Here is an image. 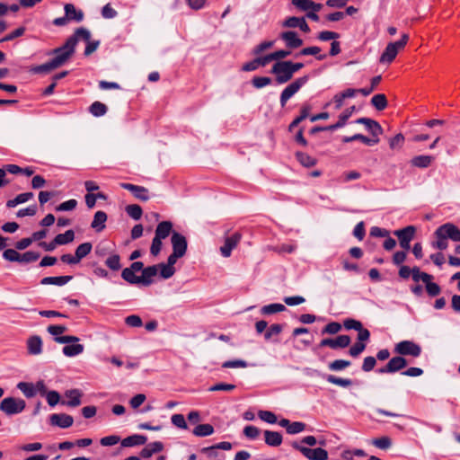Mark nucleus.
Returning <instances> with one entry per match:
<instances>
[{"label":"nucleus","instance_id":"f257e3e1","mask_svg":"<svg viewBox=\"0 0 460 460\" xmlns=\"http://www.w3.org/2000/svg\"><path fill=\"white\" fill-rule=\"evenodd\" d=\"M90 38L91 33L87 29H76L74 35L69 37L63 46L53 49L52 54H54L55 57L52 59L42 65L32 67L31 71L35 74H42L49 73L62 66L73 56L77 41L81 39L89 41Z\"/></svg>","mask_w":460,"mask_h":460},{"label":"nucleus","instance_id":"f03ea898","mask_svg":"<svg viewBox=\"0 0 460 460\" xmlns=\"http://www.w3.org/2000/svg\"><path fill=\"white\" fill-rule=\"evenodd\" d=\"M436 241L431 243L433 248L443 251L448 246L447 240L460 242V229L452 223H446L438 226L434 232Z\"/></svg>","mask_w":460,"mask_h":460},{"label":"nucleus","instance_id":"7ed1b4c3","mask_svg":"<svg viewBox=\"0 0 460 460\" xmlns=\"http://www.w3.org/2000/svg\"><path fill=\"white\" fill-rule=\"evenodd\" d=\"M408 40H409V36H408V34L404 33L402 35V38L400 40L388 43L380 57V59H379L380 63L389 64V63L393 62L394 59L396 58L398 52L406 46Z\"/></svg>","mask_w":460,"mask_h":460},{"label":"nucleus","instance_id":"20e7f679","mask_svg":"<svg viewBox=\"0 0 460 460\" xmlns=\"http://www.w3.org/2000/svg\"><path fill=\"white\" fill-rule=\"evenodd\" d=\"M26 407V402L21 398L5 397L0 402V411L6 415L21 413Z\"/></svg>","mask_w":460,"mask_h":460},{"label":"nucleus","instance_id":"39448f33","mask_svg":"<svg viewBox=\"0 0 460 460\" xmlns=\"http://www.w3.org/2000/svg\"><path fill=\"white\" fill-rule=\"evenodd\" d=\"M308 81V77L306 75L296 78L291 84H289L281 93L280 94V106L283 108L286 106L287 102L293 97L302 86H304Z\"/></svg>","mask_w":460,"mask_h":460},{"label":"nucleus","instance_id":"423d86ee","mask_svg":"<svg viewBox=\"0 0 460 460\" xmlns=\"http://www.w3.org/2000/svg\"><path fill=\"white\" fill-rule=\"evenodd\" d=\"M270 72L276 75L275 80L279 84H286L294 75L287 61L276 62L272 66Z\"/></svg>","mask_w":460,"mask_h":460},{"label":"nucleus","instance_id":"0eeeda50","mask_svg":"<svg viewBox=\"0 0 460 460\" xmlns=\"http://www.w3.org/2000/svg\"><path fill=\"white\" fill-rule=\"evenodd\" d=\"M292 447L299 451L305 457L309 460H327L328 459V452L321 447L317 448H309L302 446L297 442L292 443Z\"/></svg>","mask_w":460,"mask_h":460},{"label":"nucleus","instance_id":"6e6552de","mask_svg":"<svg viewBox=\"0 0 460 460\" xmlns=\"http://www.w3.org/2000/svg\"><path fill=\"white\" fill-rule=\"evenodd\" d=\"M66 325H49L47 328L48 332L54 337V341L59 344H66L69 342H79V338L72 335L61 336L62 333L66 332Z\"/></svg>","mask_w":460,"mask_h":460},{"label":"nucleus","instance_id":"1a4fd4ad","mask_svg":"<svg viewBox=\"0 0 460 460\" xmlns=\"http://www.w3.org/2000/svg\"><path fill=\"white\" fill-rule=\"evenodd\" d=\"M394 351L402 356H411L417 358L421 353V348L411 341H402L395 345Z\"/></svg>","mask_w":460,"mask_h":460},{"label":"nucleus","instance_id":"9d476101","mask_svg":"<svg viewBox=\"0 0 460 460\" xmlns=\"http://www.w3.org/2000/svg\"><path fill=\"white\" fill-rule=\"evenodd\" d=\"M415 233L416 228L413 226H408L402 229L395 230L394 234L398 237L400 246L404 250H409Z\"/></svg>","mask_w":460,"mask_h":460},{"label":"nucleus","instance_id":"9b49d317","mask_svg":"<svg viewBox=\"0 0 460 460\" xmlns=\"http://www.w3.org/2000/svg\"><path fill=\"white\" fill-rule=\"evenodd\" d=\"M350 337L348 335H340L335 339H323L319 343V347H329L332 349H344L350 344Z\"/></svg>","mask_w":460,"mask_h":460},{"label":"nucleus","instance_id":"f8f14e48","mask_svg":"<svg viewBox=\"0 0 460 460\" xmlns=\"http://www.w3.org/2000/svg\"><path fill=\"white\" fill-rule=\"evenodd\" d=\"M407 364V360L404 358L400 356L394 357L384 367L379 368L378 372L381 374L394 373L404 368Z\"/></svg>","mask_w":460,"mask_h":460},{"label":"nucleus","instance_id":"ddd939ff","mask_svg":"<svg viewBox=\"0 0 460 460\" xmlns=\"http://www.w3.org/2000/svg\"><path fill=\"white\" fill-rule=\"evenodd\" d=\"M179 258L181 257L178 256L174 252H172V254H170L168 257L167 263H159L161 278L167 279L173 276L175 273L174 264Z\"/></svg>","mask_w":460,"mask_h":460},{"label":"nucleus","instance_id":"4468645a","mask_svg":"<svg viewBox=\"0 0 460 460\" xmlns=\"http://www.w3.org/2000/svg\"><path fill=\"white\" fill-rule=\"evenodd\" d=\"M171 242L172 245V252L181 257L184 256L187 251L186 238L182 234L173 232L171 237Z\"/></svg>","mask_w":460,"mask_h":460},{"label":"nucleus","instance_id":"2eb2a0df","mask_svg":"<svg viewBox=\"0 0 460 460\" xmlns=\"http://www.w3.org/2000/svg\"><path fill=\"white\" fill-rule=\"evenodd\" d=\"M120 187L130 191L137 199L141 201H147L150 199L148 190L143 186L123 182L120 183Z\"/></svg>","mask_w":460,"mask_h":460},{"label":"nucleus","instance_id":"dca6fc26","mask_svg":"<svg viewBox=\"0 0 460 460\" xmlns=\"http://www.w3.org/2000/svg\"><path fill=\"white\" fill-rule=\"evenodd\" d=\"M356 123L365 125L367 129L373 136V138H379V135L383 133V128L380 124L372 119L359 118L356 120Z\"/></svg>","mask_w":460,"mask_h":460},{"label":"nucleus","instance_id":"f3484780","mask_svg":"<svg viewBox=\"0 0 460 460\" xmlns=\"http://www.w3.org/2000/svg\"><path fill=\"white\" fill-rule=\"evenodd\" d=\"M241 234L234 233L229 237H226L225 240V243L220 248L221 254L227 258L231 255L232 250L236 247L241 240Z\"/></svg>","mask_w":460,"mask_h":460},{"label":"nucleus","instance_id":"a211bd4d","mask_svg":"<svg viewBox=\"0 0 460 460\" xmlns=\"http://www.w3.org/2000/svg\"><path fill=\"white\" fill-rule=\"evenodd\" d=\"M280 39L286 43L289 49H297L303 45V40L300 39L296 31H288L280 34Z\"/></svg>","mask_w":460,"mask_h":460},{"label":"nucleus","instance_id":"6ab92c4d","mask_svg":"<svg viewBox=\"0 0 460 460\" xmlns=\"http://www.w3.org/2000/svg\"><path fill=\"white\" fill-rule=\"evenodd\" d=\"M160 270L159 264L152 265L144 268L142 275L140 276L141 285L148 287L153 283V279L158 274Z\"/></svg>","mask_w":460,"mask_h":460},{"label":"nucleus","instance_id":"aec40b11","mask_svg":"<svg viewBox=\"0 0 460 460\" xmlns=\"http://www.w3.org/2000/svg\"><path fill=\"white\" fill-rule=\"evenodd\" d=\"M74 419L72 416L67 414H52L50 416V423L53 426H58L62 429L69 428L73 425Z\"/></svg>","mask_w":460,"mask_h":460},{"label":"nucleus","instance_id":"412c9836","mask_svg":"<svg viewBox=\"0 0 460 460\" xmlns=\"http://www.w3.org/2000/svg\"><path fill=\"white\" fill-rule=\"evenodd\" d=\"M27 349L31 355H40L42 352V340L40 336H31L27 341Z\"/></svg>","mask_w":460,"mask_h":460},{"label":"nucleus","instance_id":"4be33fe9","mask_svg":"<svg viewBox=\"0 0 460 460\" xmlns=\"http://www.w3.org/2000/svg\"><path fill=\"white\" fill-rule=\"evenodd\" d=\"M355 111V106L346 109L340 116L335 124L327 126L328 131H333L345 126L347 120L350 118Z\"/></svg>","mask_w":460,"mask_h":460},{"label":"nucleus","instance_id":"5701e85b","mask_svg":"<svg viewBox=\"0 0 460 460\" xmlns=\"http://www.w3.org/2000/svg\"><path fill=\"white\" fill-rule=\"evenodd\" d=\"M84 349V346L83 344L78 342H69L63 347L62 352L65 356L72 358L83 353Z\"/></svg>","mask_w":460,"mask_h":460},{"label":"nucleus","instance_id":"b1692460","mask_svg":"<svg viewBox=\"0 0 460 460\" xmlns=\"http://www.w3.org/2000/svg\"><path fill=\"white\" fill-rule=\"evenodd\" d=\"M107 214L104 211H97L94 214L93 219L91 223V227L96 232H102L105 228V223L107 221Z\"/></svg>","mask_w":460,"mask_h":460},{"label":"nucleus","instance_id":"393cba45","mask_svg":"<svg viewBox=\"0 0 460 460\" xmlns=\"http://www.w3.org/2000/svg\"><path fill=\"white\" fill-rule=\"evenodd\" d=\"M264 440L265 443L270 447H279L281 445L283 438L280 432L265 430Z\"/></svg>","mask_w":460,"mask_h":460},{"label":"nucleus","instance_id":"a878e982","mask_svg":"<svg viewBox=\"0 0 460 460\" xmlns=\"http://www.w3.org/2000/svg\"><path fill=\"white\" fill-rule=\"evenodd\" d=\"M164 449V445L162 442H159V441H155V442H152V443H149L146 447H144L141 452H140V455L143 458H149L151 457L155 453H159L161 452L162 450Z\"/></svg>","mask_w":460,"mask_h":460},{"label":"nucleus","instance_id":"bb28decb","mask_svg":"<svg viewBox=\"0 0 460 460\" xmlns=\"http://www.w3.org/2000/svg\"><path fill=\"white\" fill-rule=\"evenodd\" d=\"M172 224L170 221H163L159 223L156 226L155 237L158 239H165L169 236L172 232Z\"/></svg>","mask_w":460,"mask_h":460},{"label":"nucleus","instance_id":"cd10ccee","mask_svg":"<svg viewBox=\"0 0 460 460\" xmlns=\"http://www.w3.org/2000/svg\"><path fill=\"white\" fill-rule=\"evenodd\" d=\"M72 278V276L45 277L40 280V284L64 286L68 283Z\"/></svg>","mask_w":460,"mask_h":460},{"label":"nucleus","instance_id":"c85d7f7f","mask_svg":"<svg viewBox=\"0 0 460 460\" xmlns=\"http://www.w3.org/2000/svg\"><path fill=\"white\" fill-rule=\"evenodd\" d=\"M64 9L68 21L81 22L84 19V13L81 10H76L74 4H66Z\"/></svg>","mask_w":460,"mask_h":460},{"label":"nucleus","instance_id":"c756f323","mask_svg":"<svg viewBox=\"0 0 460 460\" xmlns=\"http://www.w3.org/2000/svg\"><path fill=\"white\" fill-rule=\"evenodd\" d=\"M433 161H434L433 156L421 155L414 156L411 160V164L412 166L424 169V168H428L432 164Z\"/></svg>","mask_w":460,"mask_h":460},{"label":"nucleus","instance_id":"7c9ffc66","mask_svg":"<svg viewBox=\"0 0 460 460\" xmlns=\"http://www.w3.org/2000/svg\"><path fill=\"white\" fill-rule=\"evenodd\" d=\"M361 141L367 146H374L379 142V138H368L367 137L362 135V134H355L351 137H344L342 138V141L344 143H349L352 141Z\"/></svg>","mask_w":460,"mask_h":460},{"label":"nucleus","instance_id":"2f4dec72","mask_svg":"<svg viewBox=\"0 0 460 460\" xmlns=\"http://www.w3.org/2000/svg\"><path fill=\"white\" fill-rule=\"evenodd\" d=\"M68 401L66 402L70 407H76L81 404L82 393L77 389L68 390L65 394Z\"/></svg>","mask_w":460,"mask_h":460},{"label":"nucleus","instance_id":"473e14b6","mask_svg":"<svg viewBox=\"0 0 460 460\" xmlns=\"http://www.w3.org/2000/svg\"><path fill=\"white\" fill-rule=\"evenodd\" d=\"M146 442V438L143 435H132L129 437L125 438L121 441L122 447H134V446H140L144 445Z\"/></svg>","mask_w":460,"mask_h":460},{"label":"nucleus","instance_id":"72a5a7b5","mask_svg":"<svg viewBox=\"0 0 460 460\" xmlns=\"http://www.w3.org/2000/svg\"><path fill=\"white\" fill-rule=\"evenodd\" d=\"M32 198H33L32 192L21 193V194L17 195L14 199H9L6 202V207L7 208H14L19 204L27 202L28 200H30Z\"/></svg>","mask_w":460,"mask_h":460},{"label":"nucleus","instance_id":"f704fd0d","mask_svg":"<svg viewBox=\"0 0 460 460\" xmlns=\"http://www.w3.org/2000/svg\"><path fill=\"white\" fill-rule=\"evenodd\" d=\"M136 271L130 270V268H125L121 272L122 279L133 285H141L140 276H137Z\"/></svg>","mask_w":460,"mask_h":460},{"label":"nucleus","instance_id":"c9c22d12","mask_svg":"<svg viewBox=\"0 0 460 460\" xmlns=\"http://www.w3.org/2000/svg\"><path fill=\"white\" fill-rule=\"evenodd\" d=\"M193 434L197 437H207L214 433V428L211 424H199L193 429Z\"/></svg>","mask_w":460,"mask_h":460},{"label":"nucleus","instance_id":"e433bc0d","mask_svg":"<svg viewBox=\"0 0 460 460\" xmlns=\"http://www.w3.org/2000/svg\"><path fill=\"white\" fill-rule=\"evenodd\" d=\"M75 238V233L73 230H67L64 234H58L56 235L55 243L58 245H64L71 243Z\"/></svg>","mask_w":460,"mask_h":460},{"label":"nucleus","instance_id":"4c0bfd02","mask_svg":"<svg viewBox=\"0 0 460 460\" xmlns=\"http://www.w3.org/2000/svg\"><path fill=\"white\" fill-rule=\"evenodd\" d=\"M320 52H321V49L319 47L312 46V47L304 48L299 52V55H302V56L312 55V56H315L316 59H318V60L325 59L326 58V55L325 54H320Z\"/></svg>","mask_w":460,"mask_h":460},{"label":"nucleus","instance_id":"58836bf2","mask_svg":"<svg viewBox=\"0 0 460 460\" xmlns=\"http://www.w3.org/2000/svg\"><path fill=\"white\" fill-rule=\"evenodd\" d=\"M286 310V307L282 304H270L267 305H264L261 308V313L262 314L268 315V314H273L277 313H280Z\"/></svg>","mask_w":460,"mask_h":460},{"label":"nucleus","instance_id":"ea45409f","mask_svg":"<svg viewBox=\"0 0 460 460\" xmlns=\"http://www.w3.org/2000/svg\"><path fill=\"white\" fill-rule=\"evenodd\" d=\"M108 111L107 106L101 102H94L91 104L89 107V111L94 116V117H101L103 116Z\"/></svg>","mask_w":460,"mask_h":460},{"label":"nucleus","instance_id":"a19ab883","mask_svg":"<svg viewBox=\"0 0 460 460\" xmlns=\"http://www.w3.org/2000/svg\"><path fill=\"white\" fill-rule=\"evenodd\" d=\"M371 104L377 110L383 111L387 107V100L385 94L378 93L372 97Z\"/></svg>","mask_w":460,"mask_h":460},{"label":"nucleus","instance_id":"79ce46f5","mask_svg":"<svg viewBox=\"0 0 460 460\" xmlns=\"http://www.w3.org/2000/svg\"><path fill=\"white\" fill-rule=\"evenodd\" d=\"M93 245L91 243H84L77 246L75 249V257L80 261L85 256H87L92 251Z\"/></svg>","mask_w":460,"mask_h":460},{"label":"nucleus","instance_id":"37998d69","mask_svg":"<svg viewBox=\"0 0 460 460\" xmlns=\"http://www.w3.org/2000/svg\"><path fill=\"white\" fill-rule=\"evenodd\" d=\"M296 156L298 160V162L305 167H312L315 165L316 159L310 156L309 155L303 153V152H297L296 154Z\"/></svg>","mask_w":460,"mask_h":460},{"label":"nucleus","instance_id":"c03bdc74","mask_svg":"<svg viewBox=\"0 0 460 460\" xmlns=\"http://www.w3.org/2000/svg\"><path fill=\"white\" fill-rule=\"evenodd\" d=\"M411 276L412 279L415 282H419L421 280L423 283L428 282V280H431L433 277L426 272H420L418 267H413L411 269Z\"/></svg>","mask_w":460,"mask_h":460},{"label":"nucleus","instance_id":"a18cd8bd","mask_svg":"<svg viewBox=\"0 0 460 460\" xmlns=\"http://www.w3.org/2000/svg\"><path fill=\"white\" fill-rule=\"evenodd\" d=\"M17 388L23 393L27 398L35 396V387L31 383L20 382L17 385Z\"/></svg>","mask_w":460,"mask_h":460},{"label":"nucleus","instance_id":"49530a36","mask_svg":"<svg viewBox=\"0 0 460 460\" xmlns=\"http://www.w3.org/2000/svg\"><path fill=\"white\" fill-rule=\"evenodd\" d=\"M326 380L331 384H333V385H339L341 387H349L352 385V381L350 379L341 378V377H338V376H335L332 375L327 376Z\"/></svg>","mask_w":460,"mask_h":460},{"label":"nucleus","instance_id":"de8ad7c7","mask_svg":"<svg viewBox=\"0 0 460 460\" xmlns=\"http://www.w3.org/2000/svg\"><path fill=\"white\" fill-rule=\"evenodd\" d=\"M126 212L131 218H133L135 220H138L141 217L142 213H143L141 207L137 204H132V205L127 206Z\"/></svg>","mask_w":460,"mask_h":460},{"label":"nucleus","instance_id":"09e8293b","mask_svg":"<svg viewBox=\"0 0 460 460\" xmlns=\"http://www.w3.org/2000/svg\"><path fill=\"white\" fill-rule=\"evenodd\" d=\"M105 265L111 270H119L121 268L119 255L113 254L108 257L105 261Z\"/></svg>","mask_w":460,"mask_h":460},{"label":"nucleus","instance_id":"8fccbe9b","mask_svg":"<svg viewBox=\"0 0 460 460\" xmlns=\"http://www.w3.org/2000/svg\"><path fill=\"white\" fill-rule=\"evenodd\" d=\"M283 330V326L279 323L271 324L265 332L264 338L266 341L270 340L273 336L279 335Z\"/></svg>","mask_w":460,"mask_h":460},{"label":"nucleus","instance_id":"3c124183","mask_svg":"<svg viewBox=\"0 0 460 460\" xmlns=\"http://www.w3.org/2000/svg\"><path fill=\"white\" fill-rule=\"evenodd\" d=\"M350 366V361L345 359H336L329 364V369L332 371H341Z\"/></svg>","mask_w":460,"mask_h":460},{"label":"nucleus","instance_id":"603ef678","mask_svg":"<svg viewBox=\"0 0 460 460\" xmlns=\"http://www.w3.org/2000/svg\"><path fill=\"white\" fill-rule=\"evenodd\" d=\"M40 253L37 252L28 251L22 254H20L19 262H25V263L33 262V261H36L40 258Z\"/></svg>","mask_w":460,"mask_h":460},{"label":"nucleus","instance_id":"864d4df0","mask_svg":"<svg viewBox=\"0 0 460 460\" xmlns=\"http://www.w3.org/2000/svg\"><path fill=\"white\" fill-rule=\"evenodd\" d=\"M341 324L337 322H332L324 326L322 334H336L341 330Z\"/></svg>","mask_w":460,"mask_h":460},{"label":"nucleus","instance_id":"5fc2aeb1","mask_svg":"<svg viewBox=\"0 0 460 460\" xmlns=\"http://www.w3.org/2000/svg\"><path fill=\"white\" fill-rule=\"evenodd\" d=\"M252 85L257 88L261 89L262 87H265L271 84V78L268 76H255L253 77Z\"/></svg>","mask_w":460,"mask_h":460},{"label":"nucleus","instance_id":"6e6d98bb","mask_svg":"<svg viewBox=\"0 0 460 460\" xmlns=\"http://www.w3.org/2000/svg\"><path fill=\"white\" fill-rule=\"evenodd\" d=\"M258 415L261 420L270 424H275L278 420L277 416L270 411H260Z\"/></svg>","mask_w":460,"mask_h":460},{"label":"nucleus","instance_id":"4d7b16f0","mask_svg":"<svg viewBox=\"0 0 460 460\" xmlns=\"http://www.w3.org/2000/svg\"><path fill=\"white\" fill-rule=\"evenodd\" d=\"M172 423L180 429H187L188 425L186 423L185 418L182 414H173L171 418Z\"/></svg>","mask_w":460,"mask_h":460},{"label":"nucleus","instance_id":"13d9d810","mask_svg":"<svg viewBox=\"0 0 460 460\" xmlns=\"http://www.w3.org/2000/svg\"><path fill=\"white\" fill-rule=\"evenodd\" d=\"M260 433L261 430L255 426L249 425L243 429V435L250 439L257 438Z\"/></svg>","mask_w":460,"mask_h":460},{"label":"nucleus","instance_id":"bf43d9fd","mask_svg":"<svg viewBox=\"0 0 460 460\" xmlns=\"http://www.w3.org/2000/svg\"><path fill=\"white\" fill-rule=\"evenodd\" d=\"M404 143V136L401 133L395 135L389 140V146L391 149L401 148Z\"/></svg>","mask_w":460,"mask_h":460},{"label":"nucleus","instance_id":"052dcab7","mask_svg":"<svg viewBox=\"0 0 460 460\" xmlns=\"http://www.w3.org/2000/svg\"><path fill=\"white\" fill-rule=\"evenodd\" d=\"M77 201L74 199L66 200L59 204L57 208V211H70L75 208Z\"/></svg>","mask_w":460,"mask_h":460},{"label":"nucleus","instance_id":"680f3d73","mask_svg":"<svg viewBox=\"0 0 460 460\" xmlns=\"http://www.w3.org/2000/svg\"><path fill=\"white\" fill-rule=\"evenodd\" d=\"M373 445L380 449H387L391 447L392 442L388 437H382L373 440Z\"/></svg>","mask_w":460,"mask_h":460},{"label":"nucleus","instance_id":"e2e57ef3","mask_svg":"<svg viewBox=\"0 0 460 460\" xmlns=\"http://www.w3.org/2000/svg\"><path fill=\"white\" fill-rule=\"evenodd\" d=\"M292 4L299 11H310L312 0H291Z\"/></svg>","mask_w":460,"mask_h":460},{"label":"nucleus","instance_id":"0e129e2a","mask_svg":"<svg viewBox=\"0 0 460 460\" xmlns=\"http://www.w3.org/2000/svg\"><path fill=\"white\" fill-rule=\"evenodd\" d=\"M343 326L346 330L358 331V329L361 328L362 323H361V322H359L358 320H355L352 318H348L343 321Z\"/></svg>","mask_w":460,"mask_h":460},{"label":"nucleus","instance_id":"69168bd1","mask_svg":"<svg viewBox=\"0 0 460 460\" xmlns=\"http://www.w3.org/2000/svg\"><path fill=\"white\" fill-rule=\"evenodd\" d=\"M366 349V344L362 342H356L353 346L350 347L349 350V354L353 357L357 358L359 354H361Z\"/></svg>","mask_w":460,"mask_h":460},{"label":"nucleus","instance_id":"338daca9","mask_svg":"<svg viewBox=\"0 0 460 460\" xmlns=\"http://www.w3.org/2000/svg\"><path fill=\"white\" fill-rule=\"evenodd\" d=\"M3 257L8 261L19 262V261H20V253L13 249H6L3 252Z\"/></svg>","mask_w":460,"mask_h":460},{"label":"nucleus","instance_id":"774afa93","mask_svg":"<svg viewBox=\"0 0 460 460\" xmlns=\"http://www.w3.org/2000/svg\"><path fill=\"white\" fill-rule=\"evenodd\" d=\"M424 283L426 284V290L429 296H436L439 295L441 289L437 283L431 282V280H428V282Z\"/></svg>","mask_w":460,"mask_h":460}]
</instances>
